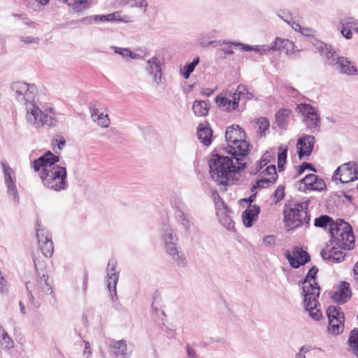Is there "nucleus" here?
<instances>
[{
    "mask_svg": "<svg viewBox=\"0 0 358 358\" xmlns=\"http://www.w3.org/2000/svg\"><path fill=\"white\" fill-rule=\"evenodd\" d=\"M59 157L47 152L32 163L36 172H40L42 183L48 189L60 192L67 188L66 167L57 165Z\"/></svg>",
    "mask_w": 358,
    "mask_h": 358,
    "instance_id": "1",
    "label": "nucleus"
},
{
    "mask_svg": "<svg viewBox=\"0 0 358 358\" xmlns=\"http://www.w3.org/2000/svg\"><path fill=\"white\" fill-rule=\"evenodd\" d=\"M242 161L243 158L238 157L213 154L208 162L212 179L219 185H226L236 173L245 169V163Z\"/></svg>",
    "mask_w": 358,
    "mask_h": 358,
    "instance_id": "2",
    "label": "nucleus"
},
{
    "mask_svg": "<svg viewBox=\"0 0 358 358\" xmlns=\"http://www.w3.org/2000/svg\"><path fill=\"white\" fill-rule=\"evenodd\" d=\"M225 150L232 156L244 157L250 150V143L245 141V133L238 125L228 127L225 132Z\"/></svg>",
    "mask_w": 358,
    "mask_h": 358,
    "instance_id": "3",
    "label": "nucleus"
},
{
    "mask_svg": "<svg viewBox=\"0 0 358 358\" xmlns=\"http://www.w3.org/2000/svg\"><path fill=\"white\" fill-rule=\"evenodd\" d=\"M319 50L326 57L327 64L336 66L341 74L358 76V69L352 64L351 61L348 57H339L330 45L321 43Z\"/></svg>",
    "mask_w": 358,
    "mask_h": 358,
    "instance_id": "4",
    "label": "nucleus"
},
{
    "mask_svg": "<svg viewBox=\"0 0 358 358\" xmlns=\"http://www.w3.org/2000/svg\"><path fill=\"white\" fill-rule=\"evenodd\" d=\"M307 202L292 203L286 204L284 210V220L286 226L294 229L310 222V215L306 211Z\"/></svg>",
    "mask_w": 358,
    "mask_h": 358,
    "instance_id": "5",
    "label": "nucleus"
},
{
    "mask_svg": "<svg viewBox=\"0 0 358 358\" xmlns=\"http://www.w3.org/2000/svg\"><path fill=\"white\" fill-rule=\"evenodd\" d=\"M161 239L166 252L171 257L179 267L186 265V259L178 248V238L173 229L169 226H164L162 229Z\"/></svg>",
    "mask_w": 358,
    "mask_h": 358,
    "instance_id": "6",
    "label": "nucleus"
},
{
    "mask_svg": "<svg viewBox=\"0 0 358 358\" xmlns=\"http://www.w3.org/2000/svg\"><path fill=\"white\" fill-rule=\"evenodd\" d=\"M26 120L32 126L39 128L44 125L55 126L56 120L54 117L52 109H50L49 113L43 112L35 102L25 108Z\"/></svg>",
    "mask_w": 358,
    "mask_h": 358,
    "instance_id": "7",
    "label": "nucleus"
},
{
    "mask_svg": "<svg viewBox=\"0 0 358 358\" xmlns=\"http://www.w3.org/2000/svg\"><path fill=\"white\" fill-rule=\"evenodd\" d=\"M11 94L15 99L26 108L29 104L34 103L37 94V87L34 84L24 82H14L10 85Z\"/></svg>",
    "mask_w": 358,
    "mask_h": 358,
    "instance_id": "8",
    "label": "nucleus"
},
{
    "mask_svg": "<svg viewBox=\"0 0 358 358\" xmlns=\"http://www.w3.org/2000/svg\"><path fill=\"white\" fill-rule=\"evenodd\" d=\"M38 278L36 279L34 285L30 282L27 283V289L29 292L31 298L34 299L37 296L43 300L45 296L51 295L54 302H56L52 288L48 282V276L43 272L42 274L38 272Z\"/></svg>",
    "mask_w": 358,
    "mask_h": 358,
    "instance_id": "9",
    "label": "nucleus"
},
{
    "mask_svg": "<svg viewBox=\"0 0 358 358\" xmlns=\"http://www.w3.org/2000/svg\"><path fill=\"white\" fill-rule=\"evenodd\" d=\"M296 110L303 115V121L308 129L313 133L320 130V118L315 107L310 104L301 103L297 106Z\"/></svg>",
    "mask_w": 358,
    "mask_h": 358,
    "instance_id": "10",
    "label": "nucleus"
},
{
    "mask_svg": "<svg viewBox=\"0 0 358 358\" xmlns=\"http://www.w3.org/2000/svg\"><path fill=\"white\" fill-rule=\"evenodd\" d=\"M332 179L342 183H348L358 180V164L354 162L342 164L334 171Z\"/></svg>",
    "mask_w": 358,
    "mask_h": 358,
    "instance_id": "11",
    "label": "nucleus"
},
{
    "mask_svg": "<svg viewBox=\"0 0 358 358\" xmlns=\"http://www.w3.org/2000/svg\"><path fill=\"white\" fill-rule=\"evenodd\" d=\"M36 237L39 249L46 257H50L54 251L52 235L50 231L43 225L37 223Z\"/></svg>",
    "mask_w": 358,
    "mask_h": 358,
    "instance_id": "12",
    "label": "nucleus"
},
{
    "mask_svg": "<svg viewBox=\"0 0 358 358\" xmlns=\"http://www.w3.org/2000/svg\"><path fill=\"white\" fill-rule=\"evenodd\" d=\"M1 165L3 169L4 182L7 188V193L9 196H12L13 201L17 205L19 203L20 198L15 184L16 180L15 172L5 161H2L1 162Z\"/></svg>",
    "mask_w": 358,
    "mask_h": 358,
    "instance_id": "13",
    "label": "nucleus"
},
{
    "mask_svg": "<svg viewBox=\"0 0 358 358\" xmlns=\"http://www.w3.org/2000/svg\"><path fill=\"white\" fill-rule=\"evenodd\" d=\"M303 294V306L308 312L309 316L315 321H319L322 317V311L320 309V304L318 302L320 293H310Z\"/></svg>",
    "mask_w": 358,
    "mask_h": 358,
    "instance_id": "14",
    "label": "nucleus"
},
{
    "mask_svg": "<svg viewBox=\"0 0 358 358\" xmlns=\"http://www.w3.org/2000/svg\"><path fill=\"white\" fill-rule=\"evenodd\" d=\"M240 100L235 92L225 90L222 91L215 98V103L217 106L223 110L232 112L238 107Z\"/></svg>",
    "mask_w": 358,
    "mask_h": 358,
    "instance_id": "15",
    "label": "nucleus"
},
{
    "mask_svg": "<svg viewBox=\"0 0 358 358\" xmlns=\"http://www.w3.org/2000/svg\"><path fill=\"white\" fill-rule=\"evenodd\" d=\"M107 286L112 301L117 300L116 286L119 279V271L117 270V262L115 259H110L106 269Z\"/></svg>",
    "mask_w": 358,
    "mask_h": 358,
    "instance_id": "16",
    "label": "nucleus"
},
{
    "mask_svg": "<svg viewBox=\"0 0 358 358\" xmlns=\"http://www.w3.org/2000/svg\"><path fill=\"white\" fill-rule=\"evenodd\" d=\"M299 189L301 191L306 189L322 191L326 187L324 180L313 173L307 175L299 181Z\"/></svg>",
    "mask_w": 358,
    "mask_h": 358,
    "instance_id": "17",
    "label": "nucleus"
},
{
    "mask_svg": "<svg viewBox=\"0 0 358 358\" xmlns=\"http://www.w3.org/2000/svg\"><path fill=\"white\" fill-rule=\"evenodd\" d=\"M285 256L289 261V264L295 268H299L301 265H304L310 259L308 253L300 248H295L292 253L289 251H286Z\"/></svg>",
    "mask_w": 358,
    "mask_h": 358,
    "instance_id": "18",
    "label": "nucleus"
},
{
    "mask_svg": "<svg viewBox=\"0 0 358 358\" xmlns=\"http://www.w3.org/2000/svg\"><path fill=\"white\" fill-rule=\"evenodd\" d=\"M317 271L316 266H313L309 269L305 279L302 282L303 294H308V292L320 293V287L315 281V275Z\"/></svg>",
    "mask_w": 358,
    "mask_h": 358,
    "instance_id": "19",
    "label": "nucleus"
},
{
    "mask_svg": "<svg viewBox=\"0 0 358 358\" xmlns=\"http://www.w3.org/2000/svg\"><path fill=\"white\" fill-rule=\"evenodd\" d=\"M315 144V138L310 135H305L298 139L297 150L299 157H308L311 155Z\"/></svg>",
    "mask_w": 358,
    "mask_h": 358,
    "instance_id": "20",
    "label": "nucleus"
},
{
    "mask_svg": "<svg viewBox=\"0 0 358 358\" xmlns=\"http://www.w3.org/2000/svg\"><path fill=\"white\" fill-rule=\"evenodd\" d=\"M145 71L149 76L152 77L154 83L159 85L162 81V75L159 59L152 57L148 59Z\"/></svg>",
    "mask_w": 358,
    "mask_h": 358,
    "instance_id": "21",
    "label": "nucleus"
},
{
    "mask_svg": "<svg viewBox=\"0 0 358 358\" xmlns=\"http://www.w3.org/2000/svg\"><path fill=\"white\" fill-rule=\"evenodd\" d=\"M351 295L349 283L343 281L339 285L337 290L331 294V298L334 301L343 304L351 297Z\"/></svg>",
    "mask_w": 358,
    "mask_h": 358,
    "instance_id": "22",
    "label": "nucleus"
},
{
    "mask_svg": "<svg viewBox=\"0 0 358 358\" xmlns=\"http://www.w3.org/2000/svg\"><path fill=\"white\" fill-rule=\"evenodd\" d=\"M352 230V229L350 224L343 220H336L331 224V228H329L332 241L346 233V231H351Z\"/></svg>",
    "mask_w": 358,
    "mask_h": 358,
    "instance_id": "23",
    "label": "nucleus"
},
{
    "mask_svg": "<svg viewBox=\"0 0 358 358\" xmlns=\"http://www.w3.org/2000/svg\"><path fill=\"white\" fill-rule=\"evenodd\" d=\"M332 241L339 249L350 250L353 248L355 246V236L352 230L351 231H346V233L336 238Z\"/></svg>",
    "mask_w": 358,
    "mask_h": 358,
    "instance_id": "24",
    "label": "nucleus"
},
{
    "mask_svg": "<svg viewBox=\"0 0 358 358\" xmlns=\"http://www.w3.org/2000/svg\"><path fill=\"white\" fill-rule=\"evenodd\" d=\"M216 210L220 222L228 230L233 229L234 223L231 217V210L227 206L219 207Z\"/></svg>",
    "mask_w": 358,
    "mask_h": 358,
    "instance_id": "25",
    "label": "nucleus"
},
{
    "mask_svg": "<svg viewBox=\"0 0 358 358\" xmlns=\"http://www.w3.org/2000/svg\"><path fill=\"white\" fill-rule=\"evenodd\" d=\"M222 43L224 45H232L236 47H241L242 51H255L259 55H266L269 52L268 45L252 46L243 44L241 42H231L228 41H224Z\"/></svg>",
    "mask_w": 358,
    "mask_h": 358,
    "instance_id": "26",
    "label": "nucleus"
},
{
    "mask_svg": "<svg viewBox=\"0 0 358 358\" xmlns=\"http://www.w3.org/2000/svg\"><path fill=\"white\" fill-rule=\"evenodd\" d=\"M260 212V208L257 205L250 204L247 209H245L242 214V219L244 225L246 227L252 226L253 221L257 219L258 214Z\"/></svg>",
    "mask_w": 358,
    "mask_h": 358,
    "instance_id": "27",
    "label": "nucleus"
},
{
    "mask_svg": "<svg viewBox=\"0 0 358 358\" xmlns=\"http://www.w3.org/2000/svg\"><path fill=\"white\" fill-rule=\"evenodd\" d=\"M110 349L115 357L122 358L128 357L131 352L128 349L126 341L123 339L113 342L110 345Z\"/></svg>",
    "mask_w": 358,
    "mask_h": 358,
    "instance_id": "28",
    "label": "nucleus"
},
{
    "mask_svg": "<svg viewBox=\"0 0 358 358\" xmlns=\"http://www.w3.org/2000/svg\"><path fill=\"white\" fill-rule=\"evenodd\" d=\"M336 246L334 245L330 250L321 252V255L324 260L330 262H340L344 259L345 254L342 249L338 250Z\"/></svg>",
    "mask_w": 358,
    "mask_h": 358,
    "instance_id": "29",
    "label": "nucleus"
},
{
    "mask_svg": "<svg viewBox=\"0 0 358 358\" xmlns=\"http://www.w3.org/2000/svg\"><path fill=\"white\" fill-rule=\"evenodd\" d=\"M91 117L94 122H96L98 125L103 128H107L110 124V119L107 114L101 111L99 108L92 107L90 109Z\"/></svg>",
    "mask_w": 358,
    "mask_h": 358,
    "instance_id": "30",
    "label": "nucleus"
},
{
    "mask_svg": "<svg viewBox=\"0 0 358 358\" xmlns=\"http://www.w3.org/2000/svg\"><path fill=\"white\" fill-rule=\"evenodd\" d=\"M213 131L208 124L201 123L197 129L199 139L206 145L211 143Z\"/></svg>",
    "mask_w": 358,
    "mask_h": 358,
    "instance_id": "31",
    "label": "nucleus"
},
{
    "mask_svg": "<svg viewBox=\"0 0 358 358\" xmlns=\"http://www.w3.org/2000/svg\"><path fill=\"white\" fill-rule=\"evenodd\" d=\"M69 11L72 13L81 14L87 10L91 5L90 0H73L71 3H67Z\"/></svg>",
    "mask_w": 358,
    "mask_h": 358,
    "instance_id": "32",
    "label": "nucleus"
},
{
    "mask_svg": "<svg viewBox=\"0 0 358 358\" xmlns=\"http://www.w3.org/2000/svg\"><path fill=\"white\" fill-rule=\"evenodd\" d=\"M345 316H338V318L329 320L328 331L333 335L341 334L344 329Z\"/></svg>",
    "mask_w": 358,
    "mask_h": 358,
    "instance_id": "33",
    "label": "nucleus"
},
{
    "mask_svg": "<svg viewBox=\"0 0 358 358\" xmlns=\"http://www.w3.org/2000/svg\"><path fill=\"white\" fill-rule=\"evenodd\" d=\"M192 109L196 116H206L208 113L210 104L205 101H194L192 105Z\"/></svg>",
    "mask_w": 358,
    "mask_h": 358,
    "instance_id": "34",
    "label": "nucleus"
},
{
    "mask_svg": "<svg viewBox=\"0 0 358 358\" xmlns=\"http://www.w3.org/2000/svg\"><path fill=\"white\" fill-rule=\"evenodd\" d=\"M291 111L287 109H281L275 114V122L280 128H285L287 125Z\"/></svg>",
    "mask_w": 358,
    "mask_h": 358,
    "instance_id": "35",
    "label": "nucleus"
},
{
    "mask_svg": "<svg viewBox=\"0 0 358 358\" xmlns=\"http://www.w3.org/2000/svg\"><path fill=\"white\" fill-rule=\"evenodd\" d=\"M349 345L352 351V352L357 356L358 358V329H353L350 334V336L348 338Z\"/></svg>",
    "mask_w": 358,
    "mask_h": 358,
    "instance_id": "36",
    "label": "nucleus"
},
{
    "mask_svg": "<svg viewBox=\"0 0 358 358\" xmlns=\"http://www.w3.org/2000/svg\"><path fill=\"white\" fill-rule=\"evenodd\" d=\"M0 334H1V340H0L1 345L3 348L8 349V350L13 348L14 347V341L2 327H0Z\"/></svg>",
    "mask_w": 358,
    "mask_h": 358,
    "instance_id": "37",
    "label": "nucleus"
},
{
    "mask_svg": "<svg viewBox=\"0 0 358 358\" xmlns=\"http://www.w3.org/2000/svg\"><path fill=\"white\" fill-rule=\"evenodd\" d=\"M285 22L289 24L293 29L296 31L301 32L303 35H309L311 30L310 29H303L301 27L299 23L293 22L292 17L291 16H287L283 19Z\"/></svg>",
    "mask_w": 358,
    "mask_h": 358,
    "instance_id": "38",
    "label": "nucleus"
},
{
    "mask_svg": "<svg viewBox=\"0 0 358 358\" xmlns=\"http://www.w3.org/2000/svg\"><path fill=\"white\" fill-rule=\"evenodd\" d=\"M176 220L179 225L186 231L190 227V221L188 217L182 212L179 210L176 214Z\"/></svg>",
    "mask_w": 358,
    "mask_h": 358,
    "instance_id": "39",
    "label": "nucleus"
},
{
    "mask_svg": "<svg viewBox=\"0 0 358 358\" xmlns=\"http://www.w3.org/2000/svg\"><path fill=\"white\" fill-rule=\"evenodd\" d=\"M334 222V221L328 215H321L315 220L314 224L317 227L325 228L329 226L331 228V224Z\"/></svg>",
    "mask_w": 358,
    "mask_h": 358,
    "instance_id": "40",
    "label": "nucleus"
},
{
    "mask_svg": "<svg viewBox=\"0 0 358 358\" xmlns=\"http://www.w3.org/2000/svg\"><path fill=\"white\" fill-rule=\"evenodd\" d=\"M341 27H345L358 32V21L352 17H345L341 20Z\"/></svg>",
    "mask_w": 358,
    "mask_h": 358,
    "instance_id": "41",
    "label": "nucleus"
},
{
    "mask_svg": "<svg viewBox=\"0 0 358 358\" xmlns=\"http://www.w3.org/2000/svg\"><path fill=\"white\" fill-rule=\"evenodd\" d=\"M199 63V57H196L191 63L186 64L184 66V71L181 72V74L182 75V76L185 79L189 78L190 74L194 71L196 66L198 65Z\"/></svg>",
    "mask_w": 358,
    "mask_h": 358,
    "instance_id": "42",
    "label": "nucleus"
},
{
    "mask_svg": "<svg viewBox=\"0 0 358 358\" xmlns=\"http://www.w3.org/2000/svg\"><path fill=\"white\" fill-rule=\"evenodd\" d=\"M112 49L114 50L115 54H118L122 55L123 57H131L133 59H136L140 57L139 55L133 53L130 49L129 48H122L119 47L113 46Z\"/></svg>",
    "mask_w": 358,
    "mask_h": 358,
    "instance_id": "43",
    "label": "nucleus"
},
{
    "mask_svg": "<svg viewBox=\"0 0 358 358\" xmlns=\"http://www.w3.org/2000/svg\"><path fill=\"white\" fill-rule=\"evenodd\" d=\"M234 92L236 95H238L239 100L241 96L245 97V99L248 100L252 99L254 96L252 93L249 92L247 87L243 85H239Z\"/></svg>",
    "mask_w": 358,
    "mask_h": 358,
    "instance_id": "44",
    "label": "nucleus"
},
{
    "mask_svg": "<svg viewBox=\"0 0 358 358\" xmlns=\"http://www.w3.org/2000/svg\"><path fill=\"white\" fill-rule=\"evenodd\" d=\"M127 3L130 8H139L143 13L147 12L148 3L146 0H129Z\"/></svg>",
    "mask_w": 358,
    "mask_h": 358,
    "instance_id": "45",
    "label": "nucleus"
},
{
    "mask_svg": "<svg viewBox=\"0 0 358 358\" xmlns=\"http://www.w3.org/2000/svg\"><path fill=\"white\" fill-rule=\"evenodd\" d=\"M109 22H130L132 21L131 17L129 15L121 16L120 12L117 11L113 13L108 14Z\"/></svg>",
    "mask_w": 358,
    "mask_h": 358,
    "instance_id": "46",
    "label": "nucleus"
},
{
    "mask_svg": "<svg viewBox=\"0 0 358 358\" xmlns=\"http://www.w3.org/2000/svg\"><path fill=\"white\" fill-rule=\"evenodd\" d=\"M326 313L329 320L337 319L338 316L344 315L343 313L341 312V308L334 306H329Z\"/></svg>",
    "mask_w": 358,
    "mask_h": 358,
    "instance_id": "47",
    "label": "nucleus"
},
{
    "mask_svg": "<svg viewBox=\"0 0 358 358\" xmlns=\"http://www.w3.org/2000/svg\"><path fill=\"white\" fill-rule=\"evenodd\" d=\"M257 123L259 127L258 131L259 133V136L260 137L265 136H266L265 131L266 130H268L269 128V122H268V120L265 117H260V118L257 119Z\"/></svg>",
    "mask_w": 358,
    "mask_h": 358,
    "instance_id": "48",
    "label": "nucleus"
},
{
    "mask_svg": "<svg viewBox=\"0 0 358 358\" xmlns=\"http://www.w3.org/2000/svg\"><path fill=\"white\" fill-rule=\"evenodd\" d=\"M275 181L268 177L262 176V178L258 180L256 182V185L253 186L254 188H264L268 187L271 185L273 184Z\"/></svg>",
    "mask_w": 358,
    "mask_h": 358,
    "instance_id": "49",
    "label": "nucleus"
},
{
    "mask_svg": "<svg viewBox=\"0 0 358 358\" xmlns=\"http://www.w3.org/2000/svg\"><path fill=\"white\" fill-rule=\"evenodd\" d=\"M262 176L268 177L271 179L273 178L274 181H275L277 178V173H276V169L274 165H270L267 166L262 173Z\"/></svg>",
    "mask_w": 358,
    "mask_h": 358,
    "instance_id": "50",
    "label": "nucleus"
},
{
    "mask_svg": "<svg viewBox=\"0 0 358 358\" xmlns=\"http://www.w3.org/2000/svg\"><path fill=\"white\" fill-rule=\"evenodd\" d=\"M280 152L278 153V166L279 169H282L283 165L285 164L286 162L287 158V148H282V146L280 147Z\"/></svg>",
    "mask_w": 358,
    "mask_h": 358,
    "instance_id": "51",
    "label": "nucleus"
},
{
    "mask_svg": "<svg viewBox=\"0 0 358 358\" xmlns=\"http://www.w3.org/2000/svg\"><path fill=\"white\" fill-rule=\"evenodd\" d=\"M283 41L282 38H276L274 41H273L270 45H268V50L270 51H281L282 49V45Z\"/></svg>",
    "mask_w": 358,
    "mask_h": 358,
    "instance_id": "52",
    "label": "nucleus"
},
{
    "mask_svg": "<svg viewBox=\"0 0 358 358\" xmlns=\"http://www.w3.org/2000/svg\"><path fill=\"white\" fill-rule=\"evenodd\" d=\"M8 293V282L2 275L0 271V294L2 295H6Z\"/></svg>",
    "mask_w": 358,
    "mask_h": 358,
    "instance_id": "53",
    "label": "nucleus"
},
{
    "mask_svg": "<svg viewBox=\"0 0 358 358\" xmlns=\"http://www.w3.org/2000/svg\"><path fill=\"white\" fill-rule=\"evenodd\" d=\"M263 243L267 247H273L275 245L276 238L273 235H267L263 237Z\"/></svg>",
    "mask_w": 358,
    "mask_h": 358,
    "instance_id": "54",
    "label": "nucleus"
},
{
    "mask_svg": "<svg viewBox=\"0 0 358 358\" xmlns=\"http://www.w3.org/2000/svg\"><path fill=\"white\" fill-rule=\"evenodd\" d=\"M20 39L22 42L26 44H38L40 38L38 37H34L31 36H20Z\"/></svg>",
    "mask_w": 358,
    "mask_h": 358,
    "instance_id": "55",
    "label": "nucleus"
},
{
    "mask_svg": "<svg viewBox=\"0 0 358 358\" xmlns=\"http://www.w3.org/2000/svg\"><path fill=\"white\" fill-rule=\"evenodd\" d=\"M213 196L216 206V210L218 209L219 207H224L227 206L217 192L213 193Z\"/></svg>",
    "mask_w": 358,
    "mask_h": 358,
    "instance_id": "56",
    "label": "nucleus"
},
{
    "mask_svg": "<svg viewBox=\"0 0 358 358\" xmlns=\"http://www.w3.org/2000/svg\"><path fill=\"white\" fill-rule=\"evenodd\" d=\"M282 47V50H284L287 55L289 54V52L291 51L294 48V43L288 40V39H283Z\"/></svg>",
    "mask_w": 358,
    "mask_h": 358,
    "instance_id": "57",
    "label": "nucleus"
},
{
    "mask_svg": "<svg viewBox=\"0 0 358 358\" xmlns=\"http://www.w3.org/2000/svg\"><path fill=\"white\" fill-rule=\"evenodd\" d=\"M273 196L275 198V203L282 200L284 197V187L279 186L274 192Z\"/></svg>",
    "mask_w": 358,
    "mask_h": 358,
    "instance_id": "58",
    "label": "nucleus"
},
{
    "mask_svg": "<svg viewBox=\"0 0 358 358\" xmlns=\"http://www.w3.org/2000/svg\"><path fill=\"white\" fill-rule=\"evenodd\" d=\"M267 164L266 159H261L258 161L255 165V167L251 170V173L256 174L260 171V170Z\"/></svg>",
    "mask_w": 358,
    "mask_h": 358,
    "instance_id": "59",
    "label": "nucleus"
},
{
    "mask_svg": "<svg viewBox=\"0 0 358 358\" xmlns=\"http://www.w3.org/2000/svg\"><path fill=\"white\" fill-rule=\"evenodd\" d=\"M306 169H310V170H312L313 171H315V168L313 166V165L311 164L307 163V162H303L299 167V169H298V171H297L298 175H301L305 171V170H306Z\"/></svg>",
    "mask_w": 358,
    "mask_h": 358,
    "instance_id": "60",
    "label": "nucleus"
},
{
    "mask_svg": "<svg viewBox=\"0 0 358 358\" xmlns=\"http://www.w3.org/2000/svg\"><path fill=\"white\" fill-rule=\"evenodd\" d=\"M187 355L189 358H197L196 350L192 348L189 344L186 345Z\"/></svg>",
    "mask_w": 358,
    "mask_h": 358,
    "instance_id": "61",
    "label": "nucleus"
},
{
    "mask_svg": "<svg viewBox=\"0 0 358 358\" xmlns=\"http://www.w3.org/2000/svg\"><path fill=\"white\" fill-rule=\"evenodd\" d=\"M350 28H347L345 27H342L341 30V34L347 39H350L352 38V32Z\"/></svg>",
    "mask_w": 358,
    "mask_h": 358,
    "instance_id": "62",
    "label": "nucleus"
},
{
    "mask_svg": "<svg viewBox=\"0 0 358 358\" xmlns=\"http://www.w3.org/2000/svg\"><path fill=\"white\" fill-rule=\"evenodd\" d=\"M93 19L95 20V21H99V22H109V17H108V15H94L93 16Z\"/></svg>",
    "mask_w": 358,
    "mask_h": 358,
    "instance_id": "63",
    "label": "nucleus"
},
{
    "mask_svg": "<svg viewBox=\"0 0 358 358\" xmlns=\"http://www.w3.org/2000/svg\"><path fill=\"white\" fill-rule=\"evenodd\" d=\"M55 142L57 143V148L59 150H62L64 145H66V140L64 137H61L59 141L57 139H55Z\"/></svg>",
    "mask_w": 358,
    "mask_h": 358,
    "instance_id": "64",
    "label": "nucleus"
}]
</instances>
